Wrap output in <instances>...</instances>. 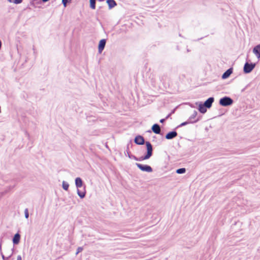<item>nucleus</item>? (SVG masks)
<instances>
[{"instance_id":"nucleus-25","label":"nucleus","mask_w":260,"mask_h":260,"mask_svg":"<svg viewBox=\"0 0 260 260\" xmlns=\"http://www.w3.org/2000/svg\"><path fill=\"white\" fill-rule=\"evenodd\" d=\"M24 214H25V217L27 219L29 217L28 210L27 208H26L25 209Z\"/></svg>"},{"instance_id":"nucleus-10","label":"nucleus","mask_w":260,"mask_h":260,"mask_svg":"<svg viewBox=\"0 0 260 260\" xmlns=\"http://www.w3.org/2000/svg\"><path fill=\"white\" fill-rule=\"evenodd\" d=\"M151 129L156 134H160V127L157 123L154 124L151 127Z\"/></svg>"},{"instance_id":"nucleus-2","label":"nucleus","mask_w":260,"mask_h":260,"mask_svg":"<svg viewBox=\"0 0 260 260\" xmlns=\"http://www.w3.org/2000/svg\"><path fill=\"white\" fill-rule=\"evenodd\" d=\"M234 103L233 100L229 96H225L219 100V104L223 107L232 105Z\"/></svg>"},{"instance_id":"nucleus-15","label":"nucleus","mask_w":260,"mask_h":260,"mask_svg":"<svg viewBox=\"0 0 260 260\" xmlns=\"http://www.w3.org/2000/svg\"><path fill=\"white\" fill-rule=\"evenodd\" d=\"M207 107L204 105V104H202L200 103L199 104V111L201 113H205L207 111Z\"/></svg>"},{"instance_id":"nucleus-3","label":"nucleus","mask_w":260,"mask_h":260,"mask_svg":"<svg viewBox=\"0 0 260 260\" xmlns=\"http://www.w3.org/2000/svg\"><path fill=\"white\" fill-rule=\"evenodd\" d=\"M255 63L246 62L243 67V72L245 74L250 73L255 68Z\"/></svg>"},{"instance_id":"nucleus-21","label":"nucleus","mask_w":260,"mask_h":260,"mask_svg":"<svg viewBox=\"0 0 260 260\" xmlns=\"http://www.w3.org/2000/svg\"><path fill=\"white\" fill-rule=\"evenodd\" d=\"M189 123H191V121L190 120L189 121L188 119L187 120V121H185V122H183L182 123H181L180 125H179L177 127H182V126H185Z\"/></svg>"},{"instance_id":"nucleus-26","label":"nucleus","mask_w":260,"mask_h":260,"mask_svg":"<svg viewBox=\"0 0 260 260\" xmlns=\"http://www.w3.org/2000/svg\"><path fill=\"white\" fill-rule=\"evenodd\" d=\"M83 250V247H78V248L77 249V252L76 253V254L77 255L79 253L81 252Z\"/></svg>"},{"instance_id":"nucleus-32","label":"nucleus","mask_w":260,"mask_h":260,"mask_svg":"<svg viewBox=\"0 0 260 260\" xmlns=\"http://www.w3.org/2000/svg\"><path fill=\"white\" fill-rule=\"evenodd\" d=\"M0 252H1V253H2V242L0 243Z\"/></svg>"},{"instance_id":"nucleus-8","label":"nucleus","mask_w":260,"mask_h":260,"mask_svg":"<svg viewBox=\"0 0 260 260\" xmlns=\"http://www.w3.org/2000/svg\"><path fill=\"white\" fill-rule=\"evenodd\" d=\"M177 136V133L173 131L167 133L165 136V138L168 140H171L175 138Z\"/></svg>"},{"instance_id":"nucleus-6","label":"nucleus","mask_w":260,"mask_h":260,"mask_svg":"<svg viewBox=\"0 0 260 260\" xmlns=\"http://www.w3.org/2000/svg\"><path fill=\"white\" fill-rule=\"evenodd\" d=\"M134 142L136 144L140 145H143L144 143H146L145 142L144 138L140 135H138L135 137Z\"/></svg>"},{"instance_id":"nucleus-30","label":"nucleus","mask_w":260,"mask_h":260,"mask_svg":"<svg viewBox=\"0 0 260 260\" xmlns=\"http://www.w3.org/2000/svg\"><path fill=\"white\" fill-rule=\"evenodd\" d=\"M165 77V75L164 76H162L161 77V80L162 81H165L166 80V79L164 78Z\"/></svg>"},{"instance_id":"nucleus-17","label":"nucleus","mask_w":260,"mask_h":260,"mask_svg":"<svg viewBox=\"0 0 260 260\" xmlns=\"http://www.w3.org/2000/svg\"><path fill=\"white\" fill-rule=\"evenodd\" d=\"M107 3L108 4L109 8L110 9L114 8L117 5L116 2L114 0H107Z\"/></svg>"},{"instance_id":"nucleus-34","label":"nucleus","mask_w":260,"mask_h":260,"mask_svg":"<svg viewBox=\"0 0 260 260\" xmlns=\"http://www.w3.org/2000/svg\"><path fill=\"white\" fill-rule=\"evenodd\" d=\"M171 113L168 115L166 117V119H167L168 118H169L170 117V116L171 115Z\"/></svg>"},{"instance_id":"nucleus-1","label":"nucleus","mask_w":260,"mask_h":260,"mask_svg":"<svg viewBox=\"0 0 260 260\" xmlns=\"http://www.w3.org/2000/svg\"><path fill=\"white\" fill-rule=\"evenodd\" d=\"M145 144L147 148V153L144 156H142L140 157H139L138 161H142L143 160L148 159L152 155V145L149 141H146Z\"/></svg>"},{"instance_id":"nucleus-5","label":"nucleus","mask_w":260,"mask_h":260,"mask_svg":"<svg viewBox=\"0 0 260 260\" xmlns=\"http://www.w3.org/2000/svg\"><path fill=\"white\" fill-rule=\"evenodd\" d=\"M106 44V40L105 39L100 41L98 45V51L99 53H101L104 49Z\"/></svg>"},{"instance_id":"nucleus-13","label":"nucleus","mask_w":260,"mask_h":260,"mask_svg":"<svg viewBox=\"0 0 260 260\" xmlns=\"http://www.w3.org/2000/svg\"><path fill=\"white\" fill-rule=\"evenodd\" d=\"M20 240V235L17 233L14 236L13 238V243L14 245L18 244Z\"/></svg>"},{"instance_id":"nucleus-31","label":"nucleus","mask_w":260,"mask_h":260,"mask_svg":"<svg viewBox=\"0 0 260 260\" xmlns=\"http://www.w3.org/2000/svg\"><path fill=\"white\" fill-rule=\"evenodd\" d=\"M165 120H166V118H164V119H161L160 120V122H161V123H163Z\"/></svg>"},{"instance_id":"nucleus-9","label":"nucleus","mask_w":260,"mask_h":260,"mask_svg":"<svg viewBox=\"0 0 260 260\" xmlns=\"http://www.w3.org/2000/svg\"><path fill=\"white\" fill-rule=\"evenodd\" d=\"M214 101L213 97H210L204 103V105L207 108H210Z\"/></svg>"},{"instance_id":"nucleus-14","label":"nucleus","mask_w":260,"mask_h":260,"mask_svg":"<svg viewBox=\"0 0 260 260\" xmlns=\"http://www.w3.org/2000/svg\"><path fill=\"white\" fill-rule=\"evenodd\" d=\"M75 185L77 188H79L82 186L83 181L80 177H77L76 178Z\"/></svg>"},{"instance_id":"nucleus-29","label":"nucleus","mask_w":260,"mask_h":260,"mask_svg":"<svg viewBox=\"0 0 260 260\" xmlns=\"http://www.w3.org/2000/svg\"><path fill=\"white\" fill-rule=\"evenodd\" d=\"M17 260H22V257L20 255L17 256Z\"/></svg>"},{"instance_id":"nucleus-7","label":"nucleus","mask_w":260,"mask_h":260,"mask_svg":"<svg viewBox=\"0 0 260 260\" xmlns=\"http://www.w3.org/2000/svg\"><path fill=\"white\" fill-rule=\"evenodd\" d=\"M197 114V111L194 110L193 114L189 117L188 120H190L191 121V123H196L200 120V118H199L196 119Z\"/></svg>"},{"instance_id":"nucleus-28","label":"nucleus","mask_w":260,"mask_h":260,"mask_svg":"<svg viewBox=\"0 0 260 260\" xmlns=\"http://www.w3.org/2000/svg\"><path fill=\"white\" fill-rule=\"evenodd\" d=\"M1 255H2V258L4 260H7L10 257H5L4 254H3V253H1Z\"/></svg>"},{"instance_id":"nucleus-19","label":"nucleus","mask_w":260,"mask_h":260,"mask_svg":"<svg viewBox=\"0 0 260 260\" xmlns=\"http://www.w3.org/2000/svg\"><path fill=\"white\" fill-rule=\"evenodd\" d=\"M95 2H96V0H90V7L92 9H95Z\"/></svg>"},{"instance_id":"nucleus-16","label":"nucleus","mask_w":260,"mask_h":260,"mask_svg":"<svg viewBox=\"0 0 260 260\" xmlns=\"http://www.w3.org/2000/svg\"><path fill=\"white\" fill-rule=\"evenodd\" d=\"M77 194L81 199L84 198L86 194L85 187H84L83 190H81L79 188H77Z\"/></svg>"},{"instance_id":"nucleus-11","label":"nucleus","mask_w":260,"mask_h":260,"mask_svg":"<svg viewBox=\"0 0 260 260\" xmlns=\"http://www.w3.org/2000/svg\"><path fill=\"white\" fill-rule=\"evenodd\" d=\"M253 52L258 59L260 58V44L255 46L253 48Z\"/></svg>"},{"instance_id":"nucleus-4","label":"nucleus","mask_w":260,"mask_h":260,"mask_svg":"<svg viewBox=\"0 0 260 260\" xmlns=\"http://www.w3.org/2000/svg\"><path fill=\"white\" fill-rule=\"evenodd\" d=\"M136 165L140 170L143 172L150 173L152 172L153 171L152 168L147 165H142L139 163H136Z\"/></svg>"},{"instance_id":"nucleus-12","label":"nucleus","mask_w":260,"mask_h":260,"mask_svg":"<svg viewBox=\"0 0 260 260\" xmlns=\"http://www.w3.org/2000/svg\"><path fill=\"white\" fill-rule=\"evenodd\" d=\"M233 73V68H231L227 70L222 75V78L223 79H225L229 77V76L232 74Z\"/></svg>"},{"instance_id":"nucleus-27","label":"nucleus","mask_w":260,"mask_h":260,"mask_svg":"<svg viewBox=\"0 0 260 260\" xmlns=\"http://www.w3.org/2000/svg\"><path fill=\"white\" fill-rule=\"evenodd\" d=\"M124 153H125V154H127V155H128V154H131L130 153V152L129 151L128 145H127V149H126V151L124 152Z\"/></svg>"},{"instance_id":"nucleus-35","label":"nucleus","mask_w":260,"mask_h":260,"mask_svg":"<svg viewBox=\"0 0 260 260\" xmlns=\"http://www.w3.org/2000/svg\"><path fill=\"white\" fill-rule=\"evenodd\" d=\"M43 2H46L48 1L49 0H42Z\"/></svg>"},{"instance_id":"nucleus-18","label":"nucleus","mask_w":260,"mask_h":260,"mask_svg":"<svg viewBox=\"0 0 260 260\" xmlns=\"http://www.w3.org/2000/svg\"><path fill=\"white\" fill-rule=\"evenodd\" d=\"M69 183L65 181H63V182H62V188H63V189H64L65 190H68V188H69Z\"/></svg>"},{"instance_id":"nucleus-24","label":"nucleus","mask_w":260,"mask_h":260,"mask_svg":"<svg viewBox=\"0 0 260 260\" xmlns=\"http://www.w3.org/2000/svg\"><path fill=\"white\" fill-rule=\"evenodd\" d=\"M128 157L131 159H134L135 160L138 161V157L132 154H128Z\"/></svg>"},{"instance_id":"nucleus-22","label":"nucleus","mask_w":260,"mask_h":260,"mask_svg":"<svg viewBox=\"0 0 260 260\" xmlns=\"http://www.w3.org/2000/svg\"><path fill=\"white\" fill-rule=\"evenodd\" d=\"M10 3H12L15 4H19L22 3V0H7Z\"/></svg>"},{"instance_id":"nucleus-33","label":"nucleus","mask_w":260,"mask_h":260,"mask_svg":"<svg viewBox=\"0 0 260 260\" xmlns=\"http://www.w3.org/2000/svg\"><path fill=\"white\" fill-rule=\"evenodd\" d=\"M11 250H12V254L9 256V257H11V255H12L13 254V253L14 250V247H13Z\"/></svg>"},{"instance_id":"nucleus-20","label":"nucleus","mask_w":260,"mask_h":260,"mask_svg":"<svg viewBox=\"0 0 260 260\" xmlns=\"http://www.w3.org/2000/svg\"><path fill=\"white\" fill-rule=\"evenodd\" d=\"M185 172H186V169H185V168H180L176 170V173L179 174H183V173H185Z\"/></svg>"},{"instance_id":"nucleus-23","label":"nucleus","mask_w":260,"mask_h":260,"mask_svg":"<svg viewBox=\"0 0 260 260\" xmlns=\"http://www.w3.org/2000/svg\"><path fill=\"white\" fill-rule=\"evenodd\" d=\"M72 0H62V3L64 7H66L67 4L68 3L71 2Z\"/></svg>"}]
</instances>
